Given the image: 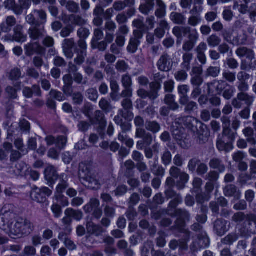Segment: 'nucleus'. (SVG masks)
<instances>
[{"label":"nucleus","instance_id":"38","mask_svg":"<svg viewBox=\"0 0 256 256\" xmlns=\"http://www.w3.org/2000/svg\"><path fill=\"white\" fill-rule=\"evenodd\" d=\"M74 52L76 56L74 60V62H72V64L78 67V66L82 65L85 62L86 58L87 56V52H80L76 50H74Z\"/></svg>","mask_w":256,"mask_h":256},{"label":"nucleus","instance_id":"36","mask_svg":"<svg viewBox=\"0 0 256 256\" xmlns=\"http://www.w3.org/2000/svg\"><path fill=\"white\" fill-rule=\"evenodd\" d=\"M100 206V200L96 198H92L90 200L89 202L86 204L83 208L86 213H91V212L98 208Z\"/></svg>","mask_w":256,"mask_h":256},{"label":"nucleus","instance_id":"47","mask_svg":"<svg viewBox=\"0 0 256 256\" xmlns=\"http://www.w3.org/2000/svg\"><path fill=\"white\" fill-rule=\"evenodd\" d=\"M54 202H58V204L62 206H66L69 204L68 198L62 194H57L54 196Z\"/></svg>","mask_w":256,"mask_h":256},{"label":"nucleus","instance_id":"53","mask_svg":"<svg viewBox=\"0 0 256 256\" xmlns=\"http://www.w3.org/2000/svg\"><path fill=\"white\" fill-rule=\"evenodd\" d=\"M100 108L104 112H110L112 110V106L108 100L106 98H102L99 102Z\"/></svg>","mask_w":256,"mask_h":256},{"label":"nucleus","instance_id":"28","mask_svg":"<svg viewBox=\"0 0 256 256\" xmlns=\"http://www.w3.org/2000/svg\"><path fill=\"white\" fill-rule=\"evenodd\" d=\"M170 18L171 21L176 24L184 25L186 22V17L180 12H172L170 14Z\"/></svg>","mask_w":256,"mask_h":256},{"label":"nucleus","instance_id":"42","mask_svg":"<svg viewBox=\"0 0 256 256\" xmlns=\"http://www.w3.org/2000/svg\"><path fill=\"white\" fill-rule=\"evenodd\" d=\"M182 32L183 36H188V38L198 36V34L196 29H192L190 27L182 26Z\"/></svg>","mask_w":256,"mask_h":256},{"label":"nucleus","instance_id":"6","mask_svg":"<svg viewBox=\"0 0 256 256\" xmlns=\"http://www.w3.org/2000/svg\"><path fill=\"white\" fill-rule=\"evenodd\" d=\"M159 70L162 72H168L172 69L173 61L170 55L164 52L160 57L157 62Z\"/></svg>","mask_w":256,"mask_h":256},{"label":"nucleus","instance_id":"56","mask_svg":"<svg viewBox=\"0 0 256 256\" xmlns=\"http://www.w3.org/2000/svg\"><path fill=\"white\" fill-rule=\"evenodd\" d=\"M190 15V16L188 20V25L192 27H196L201 22V16H194L192 14Z\"/></svg>","mask_w":256,"mask_h":256},{"label":"nucleus","instance_id":"32","mask_svg":"<svg viewBox=\"0 0 256 256\" xmlns=\"http://www.w3.org/2000/svg\"><path fill=\"white\" fill-rule=\"evenodd\" d=\"M30 197L33 200L38 202L42 203L46 200V197L42 192L40 188H34L30 193Z\"/></svg>","mask_w":256,"mask_h":256},{"label":"nucleus","instance_id":"5","mask_svg":"<svg viewBox=\"0 0 256 256\" xmlns=\"http://www.w3.org/2000/svg\"><path fill=\"white\" fill-rule=\"evenodd\" d=\"M135 136L136 138L142 139L136 142V148L139 150H143L144 146H150L153 142L152 134L146 132L144 128L136 130Z\"/></svg>","mask_w":256,"mask_h":256},{"label":"nucleus","instance_id":"27","mask_svg":"<svg viewBox=\"0 0 256 256\" xmlns=\"http://www.w3.org/2000/svg\"><path fill=\"white\" fill-rule=\"evenodd\" d=\"M4 4L6 8L12 10L16 15L22 14V7L16 3L15 0H6Z\"/></svg>","mask_w":256,"mask_h":256},{"label":"nucleus","instance_id":"46","mask_svg":"<svg viewBox=\"0 0 256 256\" xmlns=\"http://www.w3.org/2000/svg\"><path fill=\"white\" fill-rule=\"evenodd\" d=\"M237 135L236 132H233L230 128H224L222 132V138L227 137L230 142H233Z\"/></svg>","mask_w":256,"mask_h":256},{"label":"nucleus","instance_id":"37","mask_svg":"<svg viewBox=\"0 0 256 256\" xmlns=\"http://www.w3.org/2000/svg\"><path fill=\"white\" fill-rule=\"evenodd\" d=\"M198 36L188 38L184 42L182 45V50L184 52H191L190 51L194 48Z\"/></svg>","mask_w":256,"mask_h":256},{"label":"nucleus","instance_id":"29","mask_svg":"<svg viewBox=\"0 0 256 256\" xmlns=\"http://www.w3.org/2000/svg\"><path fill=\"white\" fill-rule=\"evenodd\" d=\"M60 3L62 6H65L66 10L70 12L77 13L80 11L78 4L73 0H62Z\"/></svg>","mask_w":256,"mask_h":256},{"label":"nucleus","instance_id":"21","mask_svg":"<svg viewBox=\"0 0 256 256\" xmlns=\"http://www.w3.org/2000/svg\"><path fill=\"white\" fill-rule=\"evenodd\" d=\"M180 124H183L188 128L192 130L194 126V124L197 122V120L194 117L191 116H186L180 118L176 120Z\"/></svg>","mask_w":256,"mask_h":256},{"label":"nucleus","instance_id":"57","mask_svg":"<svg viewBox=\"0 0 256 256\" xmlns=\"http://www.w3.org/2000/svg\"><path fill=\"white\" fill-rule=\"evenodd\" d=\"M121 82L124 88H132V78L128 74H124L122 76Z\"/></svg>","mask_w":256,"mask_h":256},{"label":"nucleus","instance_id":"40","mask_svg":"<svg viewBox=\"0 0 256 256\" xmlns=\"http://www.w3.org/2000/svg\"><path fill=\"white\" fill-rule=\"evenodd\" d=\"M164 102L172 110H176L179 108V105L175 102L174 96L172 94H168L166 95Z\"/></svg>","mask_w":256,"mask_h":256},{"label":"nucleus","instance_id":"25","mask_svg":"<svg viewBox=\"0 0 256 256\" xmlns=\"http://www.w3.org/2000/svg\"><path fill=\"white\" fill-rule=\"evenodd\" d=\"M94 119L98 122L100 128L102 130V133L100 132V134L103 136L104 134L103 131L106 124V122L103 112L98 110H96L94 114Z\"/></svg>","mask_w":256,"mask_h":256},{"label":"nucleus","instance_id":"1","mask_svg":"<svg viewBox=\"0 0 256 256\" xmlns=\"http://www.w3.org/2000/svg\"><path fill=\"white\" fill-rule=\"evenodd\" d=\"M6 226L9 229V236L13 238H15V236L22 238L28 236L34 230L33 224L22 218H18L14 223L12 220Z\"/></svg>","mask_w":256,"mask_h":256},{"label":"nucleus","instance_id":"43","mask_svg":"<svg viewBox=\"0 0 256 256\" xmlns=\"http://www.w3.org/2000/svg\"><path fill=\"white\" fill-rule=\"evenodd\" d=\"M248 36L246 32L238 34L232 40V44L240 46L246 45L247 44Z\"/></svg>","mask_w":256,"mask_h":256},{"label":"nucleus","instance_id":"14","mask_svg":"<svg viewBox=\"0 0 256 256\" xmlns=\"http://www.w3.org/2000/svg\"><path fill=\"white\" fill-rule=\"evenodd\" d=\"M64 24L70 23L72 25L82 26L86 24V20L80 15L71 14L68 16L67 18L62 20Z\"/></svg>","mask_w":256,"mask_h":256},{"label":"nucleus","instance_id":"55","mask_svg":"<svg viewBox=\"0 0 256 256\" xmlns=\"http://www.w3.org/2000/svg\"><path fill=\"white\" fill-rule=\"evenodd\" d=\"M220 68L219 66H210L206 71V76H212L216 78L220 74Z\"/></svg>","mask_w":256,"mask_h":256},{"label":"nucleus","instance_id":"59","mask_svg":"<svg viewBox=\"0 0 256 256\" xmlns=\"http://www.w3.org/2000/svg\"><path fill=\"white\" fill-rule=\"evenodd\" d=\"M169 204V207L171 208H176L179 204L182 202V198L180 194H176Z\"/></svg>","mask_w":256,"mask_h":256},{"label":"nucleus","instance_id":"8","mask_svg":"<svg viewBox=\"0 0 256 256\" xmlns=\"http://www.w3.org/2000/svg\"><path fill=\"white\" fill-rule=\"evenodd\" d=\"M208 91L209 94L216 92L218 94L220 95L224 90L228 84L224 80H214L211 82L208 83Z\"/></svg>","mask_w":256,"mask_h":256},{"label":"nucleus","instance_id":"33","mask_svg":"<svg viewBox=\"0 0 256 256\" xmlns=\"http://www.w3.org/2000/svg\"><path fill=\"white\" fill-rule=\"evenodd\" d=\"M209 165L212 168L217 170L220 172H224L226 169L225 166L222 160L218 158H214L211 159Z\"/></svg>","mask_w":256,"mask_h":256},{"label":"nucleus","instance_id":"19","mask_svg":"<svg viewBox=\"0 0 256 256\" xmlns=\"http://www.w3.org/2000/svg\"><path fill=\"white\" fill-rule=\"evenodd\" d=\"M46 179L50 182H54L58 178L56 170L52 166H48L44 172Z\"/></svg>","mask_w":256,"mask_h":256},{"label":"nucleus","instance_id":"16","mask_svg":"<svg viewBox=\"0 0 256 256\" xmlns=\"http://www.w3.org/2000/svg\"><path fill=\"white\" fill-rule=\"evenodd\" d=\"M74 38L65 39L62 43V49L65 56L68 58H72L74 54L72 49L74 46Z\"/></svg>","mask_w":256,"mask_h":256},{"label":"nucleus","instance_id":"26","mask_svg":"<svg viewBox=\"0 0 256 256\" xmlns=\"http://www.w3.org/2000/svg\"><path fill=\"white\" fill-rule=\"evenodd\" d=\"M194 54L192 52H184L182 56V68L186 70H190Z\"/></svg>","mask_w":256,"mask_h":256},{"label":"nucleus","instance_id":"22","mask_svg":"<svg viewBox=\"0 0 256 256\" xmlns=\"http://www.w3.org/2000/svg\"><path fill=\"white\" fill-rule=\"evenodd\" d=\"M236 54L240 58L246 57V58L252 60L254 58V52L246 47H240L236 51Z\"/></svg>","mask_w":256,"mask_h":256},{"label":"nucleus","instance_id":"15","mask_svg":"<svg viewBox=\"0 0 256 256\" xmlns=\"http://www.w3.org/2000/svg\"><path fill=\"white\" fill-rule=\"evenodd\" d=\"M198 237V246H196V243H194L191 246V249L193 251H197L198 249L208 247L210 244V240L206 232H202V236L199 235Z\"/></svg>","mask_w":256,"mask_h":256},{"label":"nucleus","instance_id":"7","mask_svg":"<svg viewBox=\"0 0 256 256\" xmlns=\"http://www.w3.org/2000/svg\"><path fill=\"white\" fill-rule=\"evenodd\" d=\"M25 54L27 56H32L34 54H43L45 53L46 49L39 42H30L24 46Z\"/></svg>","mask_w":256,"mask_h":256},{"label":"nucleus","instance_id":"54","mask_svg":"<svg viewBox=\"0 0 256 256\" xmlns=\"http://www.w3.org/2000/svg\"><path fill=\"white\" fill-rule=\"evenodd\" d=\"M21 75L20 70L18 68H14L8 73V78L12 80H17L21 77Z\"/></svg>","mask_w":256,"mask_h":256},{"label":"nucleus","instance_id":"51","mask_svg":"<svg viewBox=\"0 0 256 256\" xmlns=\"http://www.w3.org/2000/svg\"><path fill=\"white\" fill-rule=\"evenodd\" d=\"M140 44V42L130 38L127 46V50L131 54L135 53L138 50Z\"/></svg>","mask_w":256,"mask_h":256},{"label":"nucleus","instance_id":"50","mask_svg":"<svg viewBox=\"0 0 256 256\" xmlns=\"http://www.w3.org/2000/svg\"><path fill=\"white\" fill-rule=\"evenodd\" d=\"M60 182L58 185L56 190L58 194H62L68 187V184L67 180L64 178V176L62 175L60 178Z\"/></svg>","mask_w":256,"mask_h":256},{"label":"nucleus","instance_id":"11","mask_svg":"<svg viewBox=\"0 0 256 256\" xmlns=\"http://www.w3.org/2000/svg\"><path fill=\"white\" fill-rule=\"evenodd\" d=\"M40 25L37 24L34 26L30 28L28 30L30 38L32 40H37L42 38L44 32V26L40 27Z\"/></svg>","mask_w":256,"mask_h":256},{"label":"nucleus","instance_id":"23","mask_svg":"<svg viewBox=\"0 0 256 256\" xmlns=\"http://www.w3.org/2000/svg\"><path fill=\"white\" fill-rule=\"evenodd\" d=\"M226 222L222 219H218L214 223V230L220 236L224 235L227 231Z\"/></svg>","mask_w":256,"mask_h":256},{"label":"nucleus","instance_id":"39","mask_svg":"<svg viewBox=\"0 0 256 256\" xmlns=\"http://www.w3.org/2000/svg\"><path fill=\"white\" fill-rule=\"evenodd\" d=\"M216 147L220 151L228 152L232 149V144L230 142H226L222 138H218L216 142Z\"/></svg>","mask_w":256,"mask_h":256},{"label":"nucleus","instance_id":"12","mask_svg":"<svg viewBox=\"0 0 256 256\" xmlns=\"http://www.w3.org/2000/svg\"><path fill=\"white\" fill-rule=\"evenodd\" d=\"M171 130L172 136L176 141L185 138L184 129L176 121L172 126Z\"/></svg>","mask_w":256,"mask_h":256},{"label":"nucleus","instance_id":"58","mask_svg":"<svg viewBox=\"0 0 256 256\" xmlns=\"http://www.w3.org/2000/svg\"><path fill=\"white\" fill-rule=\"evenodd\" d=\"M246 219V214L242 212H237L232 217V220L237 224L243 222Z\"/></svg>","mask_w":256,"mask_h":256},{"label":"nucleus","instance_id":"60","mask_svg":"<svg viewBox=\"0 0 256 256\" xmlns=\"http://www.w3.org/2000/svg\"><path fill=\"white\" fill-rule=\"evenodd\" d=\"M50 96L51 98L58 101H63L65 100L64 96L61 92L55 90H52L50 91Z\"/></svg>","mask_w":256,"mask_h":256},{"label":"nucleus","instance_id":"35","mask_svg":"<svg viewBox=\"0 0 256 256\" xmlns=\"http://www.w3.org/2000/svg\"><path fill=\"white\" fill-rule=\"evenodd\" d=\"M238 96L242 102H244L246 106H251L254 101V96L247 92H238Z\"/></svg>","mask_w":256,"mask_h":256},{"label":"nucleus","instance_id":"45","mask_svg":"<svg viewBox=\"0 0 256 256\" xmlns=\"http://www.w3.org/2000/svg\"><path fill=\"white\" fill-rule=\"evenodd\" d=\"M34 14L36 15L38 19L40 20L38 24L40 25L44 24L46 22L47 14L46 12L43 10H35L33 12Z\"/></svg>","mask_w":256,"mask_h":256},{"label":"nucleus","instance_id":"17","mask_svg":"<svg viewBox=\"0 0 256 256\" xmlns=\"http://www.w3.org/2000/svg\"><path fill=\"white\" fill-rule=\"evenodd\" d=\"M224 195L228 197L234 196L236 199L238 200L241 196L240 190L234 184H228L224 189Z\"/></svg>","mask_w":256,"mask_h":256},{"label":"nucleus","instance_id":"31","mask_svg":"<svg viewBox=\"0 0 256 256\" xmlns=\"http://www.w3.org/2000/svg\"><path fill=\"white\" fill-rule=\"evenodd\" d=\"M150 169L151 172L156 176L162 177L164 174L165 170L162 166L158 164V158L152 164H150Z\"/></svg>","mask_w":256,"mask_h":256},{"label":"nucleus","instance_id":"3","mask_svg":"<svg viewBox=\"0 0 256 256\" xmlns=\"http://www.w3.org/2000/svg\"><path fill=\"white\" fill-rule=\"evenodd\" d=\"M64 214V216L62 220L64 226V230L67 232H70L72 230L70 225L72 221V219L77 221L80 220L83 218V213L80 210L68 208L65 210Z\"/></svg>","mask_w":256,"mask_h":256},{"label":"nucleus","instance_id":"18","mask_svg":"<svg viewBox=\"0 0 256 256\" xmlns=\"http://www.w3.org/2000/svg\"><path fill=\"white\" fill-rule=\"evenodd\" d=\"M24 27L21 24H17L14 28V39L17 42H24L27 39V35L24 34Z\"/></svg>","mask_w":256,"mask_h":256},{"label":"nucleus","instance_id":"44","mask_svg":"<svg viewBox=\"0 0 256 256\" xmlns=\"http://www.w3.org/2000/svg\"><path fill=\"white\" fill-rule=\"evenodd\" d=\"M221 41V38L216 34L210 36L206 39L208 45L212 48H215L219 46Z\"/></svg>","mask_w":256,"mask_h":256},{"label":"nucleus","instance_id":"4","mask_svg":"<svg viewBox=\"0 0 256 256\" xmlns=\"http://www.w3.org/2000/svg\"><path fill=\"white\" fill-rule=\"evenodd\" d=\"M16 207L12 204H6L2 210V216L0 218V228L5 230L6 226L16 217Z\"/></svg>","mask_w":256,"mask_h":256},{"label":"nucleus","instance_id":"61","mask_svg":"<svg viewBox=\"0 0 256 256\" xmlns=\"http://www.w3.org/2000/svg\"><path fill=\"white\" fill-rule=\"evenodd\" d=\"M88 98L92 101L96 102L98 97L97 90L94 88H90L86 91Z\"/></svg>","mask_w":256,"mask_h":256},{"label":"nucleus","instance_id":"41","mask_svg":"<svg viewBox=\"0 0 256 256\" xmlns=\"http://www.w3.org/2000/svg\"><path fill=\"white\" fill-rule=\"evenodd\" d=\"M168 214L172 216H177L179 218L190 220V215L188 211L183 209L175 210L174 212H168Z\"/></svg>","mask_w":256,"mask_h":256},{"label":"nucleus","instance_id":"48","mask_svg":"<svg viewBox=\"0 0 256 256\" xmlns=\"http://www.w3.org/2000/svg\"><path fill=\"white\" fill-rule=\"evenodd\" d=\"M238 235L234 233H232L226 236L221 240L222 242L224 244L231 245L238 239Z\"/></svg>","mask_w":256,"mask_h":256},{"label":"nucleus","instance_id":"13","mask_svg":"<svg viewBox=\"0 0 256 256\" xmlns=\"http://www.w3.org/2000/svg\"><path fill=\"white\" fill-rule=\"evenodd\" d=\"M16 20L13 16H8L6 18L5 20L0 24V28L2 32L4 33L10 32L12 28L16 26Z\"/></svg>","mask_w":256,"mask_h":256},{"label":"nucleus","instance_id":"49","mask_svg":"<svg viewBox=\"0 0 256 256\" xmlns=\"http://www.w3.org/2000/svg\"><path fill=\"white\" fill-rule=\"evenodd\" d=\"M26 168L25 163L22 162H18L13 168V172L16 176H22Z\"/></svg>","mask_w":256,"mask_h":256},{"label":"nucleus","instance_id":"9","mask_svg":"<svg viewBox=\"0 0 256 256\" xmlns=\"http://www.w3.org/2000/svg\"><path fill=\"white\" fill-rule=\"evenodd\" d=\"M86 229L88 234L98 237L106 232V230L102 226L94 224L92 221L88 222L86 224Z\"/></svg>","mask_w":256,"mask_h":256},{"label":"nucleus","instance_id":"10","mask_svg":"<svg viewBox=\"0 0 256 256\" xmlns=\"http://www.w3.org/2000/svg\"><path fill=\"white\" fill-rule=\"evenodd\" d=\"M68 72L72 74L74 81L78 84H86V81L84 80L83 76L78 72V68L76 65L73 64L72 62H70L68 64Z\"/></svg>","mask_w":256,"mask_h":256},{"label":"nucleus","instance_id":"64","mask_svg":"<svg viewBox=\"0 0 256 256\" xmlns=\"http://www.w3.org/2000/svg\"><path fill=\"white\" fill-rule=\"evenodd\" d=\"M222 16L224 20L229 22L234 18V12L230 8H226L222 12Z\"/></svg>","mask_w":256,"mask_h":256},{"label":"nucleus","instance_id":"20","mask_svg":"<svg viewBox=\"0 0 256 256\" xmlns=\"http://www.w3.org/2000/svg\"><path fill=\"white\" fill-rule=\"evenodd\" d=\"M145 128L144 130L148 132H151L152 134L158 133L161 130L160 124L156 120H146Z\"/></svg>","mask_w":256,"mask_h":256},{"label":"nucleus","instance_id":"63","mask_svg":"<svg viewBox=\"0 0 256 256\" xmlns=\"http://www.w3.org/2000/svg\"><path fill=\"white\" fill-rule=\"evenodd\" d=\"M200 161L199 159L196 158L190 159L188 164V170L192 172H195L196 167L198 166Z\"/></svg>","mask_w":256,"mask_h":256},{"label":"nucleus","instance_id":"34","mask_svg":"<svg viewBox=\"0 0 256 256\" xmlns=\"http://www.w3.org/2000/svg\"><path fill=\"white\" fill-rule=\"evenodd\" d=\"M21 89L20 82H16L14 86H8L6 88V92L9 98L11 99H16L18 97L17 92Z\"/></svg>","mask_w":256,"mask_h":256},{"label":"nucleus","instance_id":"24","mask_svg":"<svg viewBox=\"0 0 256 256\" xmlns=\"http://www.w3.org/2000/svg\"><path fill=\"white\" fill-rule=\"evenodd\" d=\"M150 90L148 91V98L154 101L158 96V91L161 88L160 82H151L150 84Z\"/></svg>","mask_w":256,"mask_h":256},{"label":"nucleus","instance_id":"2","mask_svg":"<svg viewBox=\"0 0 256 256\" xmlns=\"http://www.w3.org/2000/svg\"><path fill=\"white\" fill-rule=\"evenodd\" d=\"M78 176L81 183L91 189H98L100 186V182L93 172L90 164L86 162L80 164Z\"/></svg>","mask_w":256,"mask_h":256},{"label":"nucleus","instance_id":"52","mask_svg":"<svg viewBox=\"0 0 256 256\" xmlns=\"http://www.w3.org/2000/svg\"><path fill=\"white\" fill-rule=\"evenodd\" d=\"M188 70L184 69L180 70L176 72L174 74V78L178 82H184L187 80L188 74L187 73Z\"/></svg>","mask_w":256,"mask_h":256},{"label":"nucleus","instance_id":"30","mask_svg":"<svg viewBox=\"0 0 256 256\" xmlns=\"http://www.w3.org/2000/svg\"><path fill=\"white\" fill-rule=\"evenodd\" d=\"M158 8L156 10L154 14L158 18L163 19L166 15V5L162 0H156Z\"/></svg>","mask_w":256,"mask_h":256},{"label":"nucleus","instance_id":"62","mask_svg":"<svg viewBox=\"0 0 256 256\" xmlns=\"http://www.w3.org/2000/svg\"><path fill=\"white\" fill-rule=\"evenodd\" d=\"M72 102L74 104L80 105L84 101V96L80 92H74L72 96Z\"/></svg>","mask_w":256,"mask_h":256}]
</instances>
